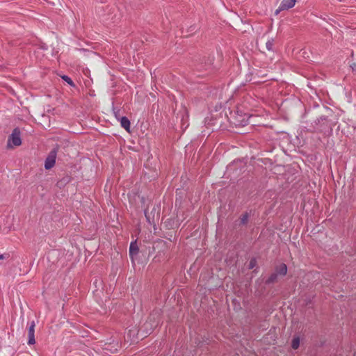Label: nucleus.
Wrapping results in <instances>:
<instances>
[{
	"label": "nucleus",
	"mask_w": 356,
	"mask_h": 356,
	"mask_svg": "<svg viewBox=\"0 0 356 356\" xmlns=\"http://www.w3.org/2000/svg\"><path fill=\"white\" fill-rule=\"evenodd\" d=\"M350 67H352L353 70H356V63H353Z\"/></svg>",
	"instance_id": "dca6fc26"
},
{
	"label": "nucleus",
	"mask_w": 356,
	"mask_h": 356,
	"mask_svg": "<svg viewBox=\"0 0 356 356\" xmlns=\"http://www.w3.org/2000/svg\"><path fill=\"white\" fill-rule=\"evenodd\" d=\"M296 2V0H283L278 9L275 10V15H278L282 10L293 8L295 6Z\"/></svg>",
	"instance_id": "7ed1b4c3"
},
{
	"label": "nucleus",
	"mask_w": 356,
	"mask_h": 356,
	"mask_svg": "<svg viewBox=\"0 0 356 356\" xmlns=\"http://www.w3.org/2000/svg\"><path fill=\"white\" fill-rule=\"evenodd\" d=\"M275 272L280 277H284L287 273V266L284 264H281L275 267Z\"/></svg>",
	"instance_id": "423d86ee"
},
{
	"label": "nucleus",
	"mask_w": 356,
	"mask_h": 356,
	"mask_svg": "<svg viewBox=\"0 0 356 356\" xmlns=\"http://www.w3.org/2000/svg\"><path fill=\"white\" fill-rule=\"evenodd\" d=\"M300 345V338L298 337H294L292 340L291 347L296 350L298 348Z\"/></svg>",
	"instance_id": "9d476101"
},
{
	"label": "nucleus",
	"mask_w": 356,
	"mask_h": 356,
	"mask_svg": "<svg viewBox=\"0 0 356 356\" xmlns=\"http://www.w3.org/2000/svg\"><path fill=\"white\" fill-rule=\"evenodd\" d=\"M273 44H274V40L273 39L272 40H268L265 43V48H266V49H267L268 51H272L273 50Z\"/></svg>",
	"instance_id": "9b49d317"
},
{
	"label": "nucleus",
	"mask_w": 356,
	"mask_h": 356,
	"mask_svg": "<svg viewBox=\"0 0 356 356\" xmlns=\"http://www.w3.org/2000/svg\"><path fill=\"white\" fill-rule=\"evenodd\" d=\"M145 217H146V218H147V220L149 222V221H150V216H149V213H147V211H145Z\"/></svg>",
	"instance_id": "2eb2a0df"
},
{
	"label": "nucleus",
	"mask_w": 356,
	"mask_h": 356,
	"mask_svg": "<svg viewBox=\"0 0 356 356\" xmlns=\"http://www.w3.org/2000/svg\"><path fill=\"white\" fill-rule=\"evenodd\" d=\"M62 79L65 81L69 85L74 86L72 80L67 76L64 75L62 76Z\"/></svg>",
	"instance_id": "f8f14e48"
},
{
	"label": "nucleus",
	"mask_w": 356,
	"mask_h": 356,
	"mask_svg": "<svg viewBox=\"0 0 356 356\" xmlns=\"http://www.w3.org/2000/svg\"><path fill=\"white\" fill-rule=\"evenodd\" d=\"M57 155V149H53L48 154L44 162V168L46 170H49L54 167L56 163Z\"/></svg>",
	"instance_id": "f257e3e1"
},
{
	"label": "nucleus",
	"mask_w": 356,
	"mask_h": 356,
	"mask_svg": "<svg viewBox=\"0 0 356 356\" xmlns=\"http://www.w3.org/2000/svg\"><path fill=\"white\" fill-rule=\"evenodd\" d=\"M120 124L121 126L127 130L128 132H129L130 129V121L127 117H122L120 119Z\"/></svg>",
	"instance_id": "0eeeda50"
},
{
	"label": "nucleus",
	"mask_w": 356,
	"mask_h": 356,
	"mask_svg": "<svg viewBox=\"0 0 356 356\" xmlns=\"http://www.w3.org/2000/svg\"><path fill=\"white\" fill-rule=\"evenodd\" d=\"M138 254H139V248L137 245L136 241L131 242L130 244V247H129V256H130L132 261H134V260H136L138 259Z\"/></svg>",
	"instance_id": "20e7f679"
},
{
	"label": "nucleus",
	"mask_w": 356,
	"mask_h": 356,
	"mask_svg": "<svg viewBox=\"0 0 356 356\" xmlns=\"http://www.w3.org/2000/svg\"><path fill=\"white\" fill-rule=\"evenodd\" d=\"M256 265H257V261L254 258H253L250 261L249 268L252 269L253 268H254L256 266Z\"/></svg>",
	"instance_id": "ddd939ff"
},
{
	"label": "nucleus",
	"mask_w": 356,
	"mask_h": 356,
	"mask_svg": "<svg viewBox=\"0 0 356 356\" xmlns=\"http://www.w3.org/2000/svg\"><path fill=\"white\" fill-rule=\"evenodd\" d=\"M249 220V214L248 213H245L241 216L239 219V225H245L248 222Z\"/></svg>",
	"instance_id": "1a4fd4ad"
},
{
	"label": "nucleus",
	"mask_w": 356,
	"mask_h": 356,
	"mask_svg": "<svg viewBox=\"0 0 356 356\" xmlns=\"http://www.w3.org/2000/svg\"><path fill=\"white\" fill-rule=\"evenodd\" d=\"M35 327V323L33 321L31 323V325H30V327H29V331H28V336H29L28 343L29 345H32V344H34L35 343V337H34Z\"/></svg>",
	"instance_id": "39448f33"
},
{
	"label": "nucleus",
	"mask_w": 356,
	"mask_h": 356,
	"mask_svg": "<svg viewBox=\"0 0 356 356\" xmlns=\"http://www.w3.org/2000/svg\"><path fill=\"white\" fill-rule=\"evenodd\" d=\"M279 277H280L278 274H277L275 272L273 273L270 276L268 277V279L266 281V283L267 284L275 283L277 282Z\"/></svg>",
	"instance_id": "6e6552de"
},
{
	"label": "nucleus",
	"mask_w": 356,
	"mask_h": 356,
	"mask_svg": "<svg viewBox=\"0 0 356 356\" xmlns=\"http://www.w3.org/2000/svg\"><path fill=\"white\" fill-rule=\"evenodd\" d=\"M10 143H13L15 146H19L22 143V140L20 138V131L19 129L17 128H15L13 131L12 134L9 136L8 141V146L11 147Z\"/></svg>",
	"instance_id": "f03ea898"
},
{
	"label": "nucleus",
	"mask_w": 356,
	"mask_h": 356,
	"mask_svg": "<svg viewBox=\"0 0 356 356\" xmlns=\"http://www.w3.org/2000/svg\"><path fill=\"white\" fill-rule=\"evenodd\" d=\"M8 257H9L8 254H0V259H5L8 258Z\"/></svg>",
	"instance_id": "4468645a"
}]
</instances>
